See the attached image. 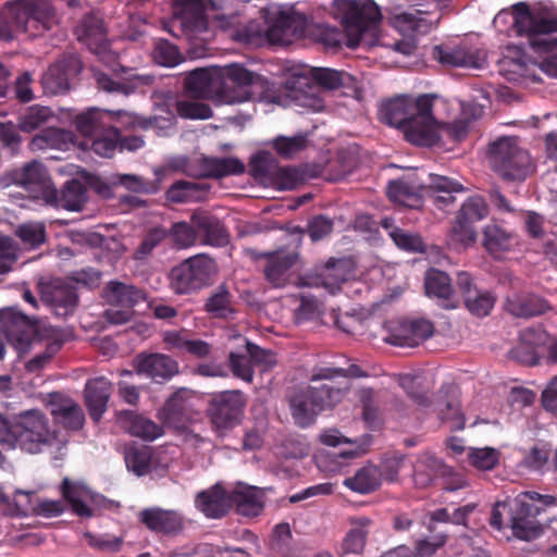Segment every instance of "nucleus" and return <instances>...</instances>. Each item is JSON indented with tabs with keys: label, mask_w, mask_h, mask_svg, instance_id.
<instances>
[{
	"label": "nucleus",
	"mask_w": 557,
	"mask_h": 557,
	"mask_svg": "<svg viewBox=\"0 0 557 557\" xmlns=\"http://www.w3.org/2000/svg\"><path fill=\"white\" fill-rule=\"evenodd\" d=\"M382 481L377 466L367 465L356 471L352 476L344 480V485L359 494H370L376 491Z\"/></svg>",
	"instance_id": "obj_41"
},
{
	"label": "nucleus",
	"mask_w": 557,
	"mask_h": 557,
	"mask_svg": "<svg viewBox=\"0 0 557 557\" xmlns=\"http://www.w3.org/2000/svg\"><path fill=\"white\" fill-rule=\"evenodd\" d=\"M432 58L449 67L480 69L484 62L479 51L462 45H436L432 48Z\"/></svg>",
	"instance_id": "obj_22"
},
{
	"label": "nucleus",
	"mask_w": 557,
	"mask_h": 557,
	"mask_svg": "<svg viewBox=\"0 0 557 557\" xmlns=\"http://www.w3.org/2000/svg\"><path fill=\"white\" fill-rule=\"evenodd\" d=\"M311 82L314 81L319 86L325 89H337L344 86L350 79V75L330 67H308Z\"/></svg>",
	"instance_id": "obj_50"
},
{
	"label": "nucleus",
	"mask_w": 557,
	"mask_h": 557,
	"mask_svg": "<svg viewBox=\"0 0 557 557\" xmlns=\"http://www.w3.org/2000/svg\"><path fill=\"white\" fill-rule=\"evenodd\" d=\"M368 376V373L363 371L359 366L357 364H350L347 369L344 368H319L317 369L310 381L317 382V381H332L336 377H366Z\"/></svg>",
	"instance_id": "obj_56"
},
{
	"label": "nucleus",
	"mask_w": 557,
	"mask_h": 557,
	"mask_svg": "<svg viewBox=\"0 0 557 557\" xmlns=\"http://www.w3.org/2000/svg\"><path fill=\"white\" fill-rule=\"evenodd\" d=\"M245 405L246 398L240 391H224L210 398L207 413L216 429H232L239 423Z\"/></svg>",
	"instance_id": "obj_10"
},
{
	"label": "nucleus",
	"mask_w": 557,
	"mask_h": 557,
	"mask_svg": "<svg viewBox=\"0 0 557 557\" xmlns=\"http://www.w3.org/2000/svg\"><path fill=\"white\" fill-rule=\"evenodd\" d=\"M49 431L48 420L40 410H25L13 417V435L7 440L11 443L9 449L40 454Z\"/></svg>",
	"instance_id": "obj_8"
},
{
	"label": "nucleus",
	"mask_w": 557,
	"mask_h": 557,
	"mask_svg": "<svg viewBox=\"0 0 557 557\" xmlns=\"http://www.w3.org/2000/svg\"><path fill=\"white\" fill-rule=\"evenodd\" d=\"M134 368L139 375L156 383H164L180 372L177 361L163 354H138L134 359Z\"/></svg>",
	"instance_id": "obj_17"
},
{
	"label": "nucleus",
	"mask_w": 557,
	"mask_h": 557,
	"mask_svg": "<svg viewBox=\"0 0 557 557\" xmlns=\"http://www.w3.org/2000/svg\"><path fill=\"white\" fill-rule=\"evenodd\" d=\"M53 112L48 107L32 106L18 116L17 127L25 133H33L53 119Z\"/></svg>",
	"instance_id": "obj_47"
},
{
	"label": "nucleus",
	"mask_w": 557,
	"mask_h": 557,
	"mask_svg": "<svg viewBox=\"0 0 557 557\" xmlns=\"http://www.w3.org/2000/svg\"><path fill=\"white\" fill-rule=\"evenodd\" d=\"M185 394L186 389L175 392L158 411V418L162 424L175 429L184 426L187 421Z\"/></svg>",
	"instance_id": "obj_40"
},
{
	"label": "nucleus",
	"mask_w": 557,
	"mask_h": 557,
	"mask_svg": "<svg viewBox=\"0 0 557 557\" xmlns=\"http://www.w3.org/2000/svg\"><path fill=\"white\" fill-rule=\"evenodd\" d=\"M41 301L57 317L65 318L74 312L78 302V296L73 285L61 281H53L41 288Z\"/></svg>",
	"instance_id": "obj_20"
},
{
	"label": "nucleus",
	"mask_w": 557,
	"mask_h": 557,
	"mask_svg": "<svg viewBox=\"0 0 557 557\" xmlns=\"http://www.w3.org/2000/svg\"><path fill=\"white\" fill-rule=\"evenodd\" d=\"M423 190H426V184L418 177L416 172H410L398 180L391 181L386 187L387 196L392 201L410 209L421 207Z\"/></svg>",
	"instance_id": "obj_19"
},
{
	"label": "nucleus",
	"mask_w": 557,
	"mask_h": 557,
	"mask_svg": "<svg viewBox=\"0 0 557 557\" xmlns=\"http://www.w3.org/2000/svg\"><path fill=\"white\" fill-rule=\"evenodd\" d=\"M221 77L219 69H196L185 78V88L194 98L221 100Z\"/></svg>",
	"instance_id": "obj_23"
},
{
	"label": "nucleus",
	"mask_w": 557,
	"mask_h": 557,
	"mask_svg": "<svg viewBox=\"0 0 557 557\" xmlns=\"http://www.w3.org/2000/svg\"><path fill=\"white\" fill-rule=\"evenodd\" d=\"M499 33L516 35L557 34V5L550 1H519L500 10L493 20Z\"/></svg>",
	"instance_id": "obj_3"
},
{
	"label": "nucleus",
	"mask_w": 557,
	"mask_h": 557,
	"mask_svg": "<svg viewBox=\"0 0 557 557\" xmlns=\"http://www.w3.org/2000/svg\"><path fill=\"white\" fill-rule=\"evenodd\" d=\"M250 174L255 178H264L275 173V160L269 151H259L249 162Z\"/></svg>",
	"instance_id": "obj_61"
},
{
	"label": "nucleus",
	"mask_w": 557,
	"mask_h": 557,
	"mask_svg": "<svg viewBox=\"0 0 557 557\" xmlns=\"http://www.w3.org/2000/svg\"><path fill=\"white\" fill-rule=\"evenodd\" d=\"M173 23L188 34L231 33V35H249L240 29V15H215L209 18L206 0H171ZM269 29L255 35H273L274 32H292V35H306L308 16L294 7H283L267 16Z\"/></svg>",
	"instance_id": "obj_1"
},
{
	"label": "nucleus",
	"mask_w": 557,
	"mask_h": 557,
	"mask_svg": "<svg viewBox=\"0 0 557 557\" xmlns=\"http://www.w3.org/2000/svg\"><path fill=\"white\" fill-rule=\"evenodd\" d=\"M389 237L403 250L411 252H422L424 250L422 237L417 233H410L403 228H393L389 232Z\"/></svg>",
	"instance_id": "obj_60"
},
{
	"label": "nucleus",
	"mask_w": 557,
	"mask_h": 557,
	"mask_svg": "<svg viewBox=\"0 0 557 557\" xmlns=\"http://www.w3.org/2000/svg\"><path fill=\"white\" fill-rule=\"evenodd\" d=\"M487 213L488 209L485 200L480 196H473L463 202L457 218L474 224L483 220Z\"/></svg>",
	"instance_id": "obj_57"
},
{
	"label": "nucleus",
	"mask_w": 557,
	"mask_h": 557,
	"mask_svg": "<svg viewBox=\"0 0 557 557\" xmlns=\"http://www.w3.org/2000/svg\"><path fill=\"white\" fill-rule=\"evenodd\" d=\"M354 274V267L349 259H334L331 258L322 268L320 274L315 277L314 282L309 278L302 277L301 285L305 286H324L331 293H334L342 283L346 282Z\"/></svg>",
	"instance_id": "obj_25"
},
{
	"label": "nucleus",
	"mask_w": 557,
	"mask_h": 557,
	"mask_svg": "<svg viewBox=\"0 0 557 557\" xmlns=\"http://www.w3.org/2000/svg\"><path fill=\"white\" fill-rule=\"evenodd\" d=\"M509 54L505 55L500 66L509 81L513 82H541L536 74L537 64L531 55L530 39L528 46L508 47Z\"/></svg>",
	"instance_id": "obj_13"
},
{
	"label": "nucleus",
	"mask_w": 557,
	"mask_h": 557,
	"mask_svg": "<svg viewBox=\"0 0 557 557\" xmlns=\"http://www.w3.org/2000/svg\"><path fill=\"white\" fill-rule=\"evenodd\" d=\"M203 190L198 183L184 180L176 181L165 191V199L172 203H183L196 199V194Z\"/></svg>",
	"instance_id": "obj_53"
},
{
	"label": "nucleus",
	"mask_w": 557,
	"mask_h": 557,
	"mask_svg": "<svg viewBox=\"0 0 557 557\" xmlns=\"http://www.w3.org/2000/svg\"><path fill=\"white\" fill-rule=\"evenodd\" d=\"M197 230L194 224L187 222H176L170 230V236L176 246L187 248L193 246L197 239Z\"/></svg>",
	"instance_id": "obj_63"
},
{
	"label": "nucleus",
	"mask_w": 557,
	"mask_h": 557,
	"mask_svg": "<svg viewBox=\"0 0 557 557\" xmlns=\"http://www.w3.org/2000/svg\"><path fill=\"white\" fill-rule=\"evenodd\" d=\"M0 322L9 342L21 350L28 347L35 334L37 320L11 307L0 310Z\"/></svg>",
	"instance_id": "obj_14"
},
{
	"label": "nucleus",
	"mask_w": 557,
	"mask_h": 557,
	"mask_svg": "<svg viewBox=\"0 0 557 557\" xmlns=\"http://www.w3.org/2000/svg\"><path fill=\"white\" fill-rule=\"evenodd\" d=\"M77 39L101 62L111 65L117 60V51L108 37H77Z\"/></svg>",
	"instance_id": "obj_49"
},
{
	"label": "nucleus",
	"mask_w": 557,
	"mask_h": 557,
	"mask_svg": "<svg viewBox=\"0 0 557 557\" xmlns=\"http://www.w3.org/2000/svg\"><path fill=\"white\" fill-rule=\"evenodd\" d=\"M12 185L21 186L28 191H38L39 194L34 197L41 199L45 203H53L58 200V189L38 161L12 169L0 176V187L8 188Z\"/></svg>",
	"instance_id": "obj_9"
},
{
	"label": "nucleus",
	"mask_w": 557,
	"mask_h": 557,
	"mask_svg": "<svg viewBox=\"0 0 557 557\" xmlns=\"http://www.w3.org/2000/svg\"><path fill=\"white\" fill-rule=\"evenodd\" d=\"M331 15L345 35H376L383 22L381 8L374 0H333Z\"/></svg>",
	"instance_id": "obj_5"
},
{
	"label": "nucleus",
	"mask_w": 557,
	"mask_h": 557,
	"mask_svg": "<svg viewBox=\"0 0 557 557\" xmlns=\"http://www.w3.org/2000/svg\"><path fill=\"white\" fill-rule=\"evenodd\" d=\"M466 308L476 317H486L495 305L494 295L485 289H479L463 302Z\"/></svg>",
	"instance_id": "obj_59"
},
{
	"label": "nucleus",
	"mask_w": 557,
	"mask_h": 557,
	"mask_svg": "<svg viewBox=\"0 0 557 557\" xmlns=\"http://www.w3.org/2000/svg\"><path fill=\"white\" fill-rule=\"evenodd\" d=\"M117 421L133 436L152 442L163 435V426L132 410L117 413Z\"/></svg>",
	"instance_id": "obj_32"
},
{
	"label": "nucleus",
	"mask_w": 557,
	"mask_h": 557,
	"mask_svg": "<svg viewBox=\"0 0 557 557\" xmlns=\"http://www.w3.org/2000/svg\"><path fill=\"white\" fill-rule=\"evenodd\" d=\"M482 234V245L491 255L508 251L512 246L513 233L497 223L487 224Z\"/></svg>",
	"instance_id": "obj_43"
},
{
	"label": "nucleus",
	"mask_w": 557,
	"mask_h": 557,
	"mask_svg": "<svg viewBox=\"0 0 557 557\" xmlns=\"http://www.w3.org/2000/svg\"><path fill=\"white\" fill-rule=\"evenodd\" d=\"M388 24L400 35H426L436 28L437 21L434 23L417 11L394 13L388 17Z\"/></svg>",
	"instance_id": "obj_36"
},
{
	"label": "nucleus",
	"mask_w": 557,
	"mask_h": 557,
	"mask_svg": "<svg viewBox=\"0 0 557 557\" xmlns=\"http://www.w3.org/2000/svg\"><path fill=\"white\" fill-rule=\"evenodd\" d=\"M272 145L278 156L284 159H292L307 147L308 137L301 133L292 137L280 135L273 139Z\"/></svg>",
	"instance_id": "obj_52"
},
{
	"label": "nucleus",
	"mask_w": 557,
	"mask_h": 557,
	"mask_svg": "<svg viewBox=\"0 0 557 557\" xmlns=\"http://www.w3.org/2000/svg\"><path fill=\"white\" fill-rule=\"evenodd\" d=\"M313 396V403L320 412L331 410L337 406L349 389L348 385L337 386L330 383H323L317 386H307Z\"/></svg>",
	"instance_id": "obj_44"
},
{
	"label": "nucleus",
	"mask_w": 557,
	"mask_h": 557,
	"mask_svg": "<svg viewBox=\"0 0 557 557\" xmlns=\"http://www.w3.org/2000/svg\"><path fill=\"white\" fill-rule=\"evenodd\" d=\"M66 133L57 127H47L30 140L33 150H45L49 148H58L65 140Z\"/></svg>",
	"instance_id": "obj_58"
},
{
	"label": "nucleus",
	"mask_w": 557,
	"mask_h": 557,
	"mask_svg": "<svg viewBox=\"0 0 557 557\" xmlns=\"http://www.w3.org/2000/svg\"><path fill=\"white\" fill-rule=\"evenodd\" d=\"M216 264L205 253L193 256L174 267L169 274L170 287L177 295L197 293L211 284Z\"/></svg>",
	"instance_id": "obj_7"
},
{
	"label": "nucleus",
	"mask_w": 557,
	"mask_h": 557,
	"mask_svg": "<svg viewBox=\"0 0 557 557\" xmlns=\"http://www.w3.org/2000/svg\"><path fill=\"white\" fill-rule=\"evenodd\" d=\"M83 70V63L75 53L65 54L49 66L41 84L48 95H63L71 88L70 82Z\"/></svg>",
	"instance_id": "obj_11"
},
{
	"label": "nucleus",
	"mask_w": 557,
	"mask_h": 557,
	"mask_svg": "<svg viewBox=\"0 0 557 557\" xmlns=\"http://www.w3.org/2000/svg\"><path fill=\"white\" fill-rule=\"evenodd\" d=\"M112 113L91 108L75 117L76 129L85 137L94 138L112 124Z\"/></svg>",
	"instance_id": "obj_38"
},
{
	"label": "nucleus",
	"mask_w": 557,
	"mask_h": 557,
	"mask_svg": "<svg viewBox=\"0 0 557 557\" xmlns=\"http://www.w3.org/2000/svg\"><path fill=\"white\" fill-rule=\"evenodd\" d=\"M190 222L202 237V243L214 247H225L230 243V233L224 223L206 211H195Z\"/></svg>",
	"instance_id": "obj_24"
},
{
	"label": "nucleus",
	"mask_w": 557,
	"mask_h": 557,
	"mask_svg": "<svg viewBox=\"0 0 557 557\" xmlns=\"http://www.w3.org/2000/svg\"><path fill=\"white\" fill-rule=\"evenodd\" d=\"M262 493L255 486H238L231 497V506L235 505L239 515L245 517H256L263 509Z\"/></svg>",
	"instance_id": "obj_37"
},
{
	"label": "nucleus",
	"mask_w": 557,
	"mask_h": 557,
	"mask_svg": "<svg viewBox=\"0 0 557 557\" xmlns=\"http://www.w3.org/2000/svg\"><path fill=\"white\" fill-rule=\"evenodd\" d=\"M287 399L292 418L301 429L311 426L321 413L308 387L294 388Z\"/></svg>",
	"instance_id": "obj_27"
},
{
	"label": "nucleus",
	"mask_w": 557,
	"mask_h": 557,
	"mask_svg": "<svg viewBox=\"0 0 557 557\" xmlns=\"http://www.w3.org/2000/svg\"><path fill=\"white\" fill-rule=\"evenodd\" d=\"M312 89L311 77L308 67L292 73L281 86L278 94L271 97V102L280 106H288L289 102H299L302 106H311L315 100L308 97Z\"/></svg>",
	"instance_id": "obj_18"
},
{
	"label": "nucleus",
	"mask_w": 557,
	"mask_h": 557,
	"mask_svg": "<svg viewBox=\"0 0 557 557\" xmlns=\"http://www.w3.org/2000/svg\"><path fill=\"white\" fill-rule=\"evenodd\" d=\"M228 364L235 376L248 383L252 382L253 364L247 352L243 354L231 351L228 355Z\"/></svg>",
	"instance_id": "obj_62"
},
{
	"label": "nucleus",
	"mask_w": 557,
	"mask_h": 557,
	"mask_svg": "<svg viewBox=\"0 0 557 557\" xmlns=\"http://www.w3.org/2000/svg\"><path fill=\"white\" fill-rule=\"evenodd\" d=\"M424 288L429 297L442 301L444 309L451 310L459 306L451 280L444 271L431 268L424 274Z\"/></svg>",
	"instance_id": "obj_26"
},
{
	"label": "nucleus",
	"mask_w": 557,
	"mask_h": 557,
	"mask_svg": "<svg viewBox=\"0 0 557 557\" xmlns=\"http://www.w3.org/2000/svg\"><path fill=\"white\" fill-rule=\"evenodd\" d=\"M432 107V99L426 95L417 99L397 96L381 103L377 116L382 123L401 129L407 141L431 147L440 140Z\"/></svg>",
	"instance_id": "obj_2"
},
{
	"label": "nucleus",
	"mask_w": 557,
	"mask_h": 557,
	"mask_svg": "<svg viewBox=\"0 0 557 557\" xmlns=\"http://www.w3.org/2000/svg\"><path fill=\"white\" fill-rule=\"evenodd\" d=\"M15 234L28 248H36L46 242V226L40 222L23 223L18 225Z\"/></svg>",
	"instance_id": "obj_55"
},
{
	"label": "nucleus",
	"mask_w": 557,
	"mask_h": 557,
	"mask_svg": "<svg viewBox=\"0 0 557 557\" xmlns=\"http://www.w3.org/2000/svg\"><path fill=\"white\" fill-rule=\"evenodd\" d=\"M221 75V100L227 103L244 102L250 98L247 87L251 86L257 74L240 64L219 69Z\"/></svg>",
	"instance_id": "obj_12"
},
{
	"label": "nucleus",
	"mask_w": 557,
	"mask_h": 557,
	"mask_svg": "<svg viewBox=\"0 0 557 557\" xmlns=\"http://www.w3.org/2000/svg\"><path fill=\"white\" fill-rule=\"evenodd\" d=\"M111 396V382L103 377H94L87 381L84 389V398L90 418L99 422L107 410Z\"/></svg>",
	"instance_id": "obj_31"
},
{
	"label": "nucleus",
	"mask_w": 557,
	"mask_h": 557,
	"mask_svg": "<svg viewBox=\"0 0 557 557\" xmlns=\"http://www.w3.org/2000/svg\"><path fill=\"white\" fill-rule=\"evenodd\" d=\"M139 521L151 532L168 536H176L185 530V518L182 512L161 507L143 509Z\"/></svg>",
	"instance_id": "obj_16"
},
{
	"label": "nucleus",
	"mask_w": 557,
	"mask_h": 557,
	"mask_svg": "<svg viewBox=\"0 0 557 557\" xmlns=\"http://www.w3.org/2000/svg\"><path fill=\"white\" fill-rule=\"evenodd\" d=\"M124 459L129 471L137 476L146 475L151 471L152 448L145 445L128 446L125 448Z\"/></svg>",
	"instance_id": "obj_46"
},
{
	"label": "nucleus",
	"mask_w": 557,
	"mask_h": 557,
	"mask_svg": "<svg viewBox=\"0 0 557 557\" xmlns=\"http://www.w3.org/2000/svg\"><path fill=\"white\" fill-rule=\"evenodd\" d=\"M486 158L492 170L507 181H523L533 170L529 152L515 136H502L490 143Z\"/></svg>",
	"instance_id": "obj_6"
},
{
	"label": "nucleus",
	"mask_w": 557,
	"mask_h": 557,
	"mask_svg": "<svg viewBox=\"0 0 557 557\" xmlns=\"http://www.w3.org/2000/svg\"><path fill=\"white\" fill-rule=\"evenodd\" d=\"M154 61L163 66H175L182 60V55L176 46L170 44L168 40H160L153 50Z\"/></svg>",
	"instance_id": "obj_64"
},
{
	"label": "nucleus",
	"mask_w": 557,
	"mask_h": 557,
	"mask_svg": "<svg viewBox=\"0 0 557 557\" xmlns=\"http://www.w3.org/2000/svg\"><path fill=\"white\" fill-rule=\"evenodd\" d=\"M109 183L112 186H123L137 194H154L160 189L158 182L145 181L136 174H112L109 177Z\"/></svg>",
	"instance_id": "obj_48"
},
{
	"label": "nucleus",
	"mask_w": 557,
	"mask_h": 557,
	"mask_svg": "<svg viewBox=\"0 0 557 557\" xmlns=\"http://www.w3.org/2000/svg\"><path fill=\"white\" fill-rule=\"evenodd\" d=\"M385 326L389 332L384 338L386 343L400 347H414L409 321H391Z\"/></svg>",
	"instance_id": "obj_54"
},
{
	"label": "nucleus",
	"mask_w": 557,
	"mask_h": 557,
	"mask_svg": "<svg viewBox=\"0 0 557 557\" xmlns=\"http://www.w3.org/2000/svg\"><path fill=\"white\" fill-rule=\"evenodd\" d=\"M205 311L214 319H234L235 304L226 285L222 284L212 290L205 302Z\"/></svg>",
	"instance_id": "obj_39"
},
{
	"label": "nucleus",
	"mask_w": 557,
	"mask_h": 557,
	"mask_svg": "<svg viewBox=\"0 0 557 557\" xmlns=\"http://www.w3.org/2000/svg\"><path fill=\"white\" fill-rule=\"evenodd\" d=\"M102 298L111 307H123L134 310V307L146 300L145 290L132 284H126L116 280L106 284L102 290Z\"/></svg>",
	"instance_id": "obj_30"
},
{
	"label": "nucleus",
	"mask_w": 557,
	"mask_h": 557,
	"mask_svg": "<svg viewBox=\"0 0 557 557\" xmlns=\"http://www.w3.org/2000/svg\"><path fill=\"white\" fill-rule=\"evenodd\" d=\"M299 253L285 251L284 249L274 250L269 255L263 269L265 280L273 287H284L290 280V270L298 262Z\"/></svg>",
	"instance_id": "obj_28"
},
{
	"label": "nucleus",
	"mask_w": 557,
	"mask_h": 557,
	"mask_svg": "<svg viewBox=\"0 0 557 557\" xmlns=\"http://www.w3.org/2000/svg\"><path fill=\"white\" fill-rule=\"evenodd\" d=\"M195 506L209 519L224 517L231 508L230 494L220 484L201 491L196 495Z\"/></svg>",
	"instance_id": "obj_29"
},
{
	"label": "nucleus",
	"mask_w": 557,
	"mask_h": 557,
	"mask_svg": "<svg viewBox=\"0 0 557 557\" xmlns=\"http://www.w3.org/2000/svg\"><path fill=\"white\" fill-rule=\"evenodd\" d=\"M504 308L515 318L530 319L545 313L549 306L536 295L512 293L507 296Z\"/></svg>",
	"instance_id": "obj_34"
},
{
	"label": "nucleus",
	"mask_w": 557,
	"mask_h": 557,
	"mask_svg": "<svg viewBox=\"0 0 557 557\" xmlns=\"http://www.w3.org/2000/svg\"><path fill=\"white\" fill-rule=\"evenodd\" d=\"M86 201L87 187L79 180L72 178L58 191V200L50 205L69 211H81Z\"/></svg>",
	"instance_id": "obj_42"
},
{
	"label": "nucleus",
	"mask_w": 557,
	"mask_h": 557,
	"mask_svg": "<svg viewBox=\"0 0 557 557\" xmlns=\"http://www.w3.org/2000/svg\"><path fill=\"white\" fill-rule=\"evenodd\" d=\"M47 0H13L5 4V17L10 24V32L25 33L30 20L39 21L49 14Z\"/></svg>",
	"instance_id": "obj_15"
},
{
	"label": "nucleus",
	"mask_w": 557,
	"mask_h": 557,
	"mask_svg": "<svg viewBox=\"0 0 557 557\" xmlns=\"http://www.w3.org/2000/svg\"><path fill=\"white\" fill-rule=\"evenodd\" d=\"M245 172V164L234 157H202L199 160V170L195 176L206 178H221L228 175H239Z\"/></svg>",
	"instance_id": "obj_35"
},
{
	"label": "nucleus",
	"mask_w": 557,
	"mask_h": 557,
	"mask_svg": "<svg viewBox=\"0 0 557 557\" xmlns=\"http://www.w3.org/2000/svg\"><path fill=\"white\" fill-rule=\"evenodd\" d=\"M158 111L159 113L147 117L138 116L135 122L143 129L153 128L158 135H169L175 126V112L168 104L160 106Z\"/></svg>",
	"instance_id": "obj_45"
},
{
	"label": "nucleus",
	"mask_w": 557,
	"mask_h": 557,
	"mask_svg": "<svg viewBox=\"0 0 557 557\" xmlns=\"http://www.w3.org/2000/svg\"><path fill=\"white\" fill-rule=\"evenodd\" d=\"M119 128L111 125L92 138V151L102 158H112L119 149Z\"/></svg>",
	"instance_id": "obj_51"
},
{
	"label": "nucleus",
	"mask_w": 557,
	"mask_h": 557,
	"mask_svg": "<svg viewBox=\"0 0 557 557\" xmlns=\"http://www.w3.org/2000/svg\"><path fill=\"white\" fill-rule=\"evenodd\" d=\"M556 505V497L542 495L534 491L518 494L510 505V528L516 537L531 541L539 537L544 529L537 520L547 507Z\"/></svg>",
	"instance_id": "obj_4"
},
{
	"label": "nucleus",
	"mask_w": 557,
	"mask_h": 557,
	"mask_svg": "<svg viewBox=\"0 0 557 557\" xmlns=\"http://www.w3.org/2000/svg\"><path fill=\"white\" fill-rule=\"evenodd\" d=\"M60 490L76 516L88 519L96 515V509L90 504H98L99 496L95 495L85 484L64 478Z\"/></svg>",
	"instance_id": "obj_21"
},
{
	"label": "nucleus",
	"mask_w": 557,
	"mask_h": 557,
	"mask_svg": "<svg viewBox=\"0 0 557 557\" xmlns=\"http://www.w3.org/2000/svg\"><path fill=\"white\" fill-rule=\"evenodd\" d=\"M531 55L537 70L549 77L557 78V37H528Z\"/></svg>",
	"instance_id": "obj_33"
}]
</instances>
